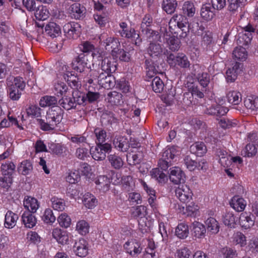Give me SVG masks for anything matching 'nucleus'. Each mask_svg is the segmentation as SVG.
I'll list each match as a JSON object with an SVG mask.
<instances>
[{"label": "nucleus", "instance_id": "11", "mask_svg": "<svg viewBox=\"0 0 258 258\" xmlns=\"http://www.w3.org/2000/svg\"><path fill=\"white\" fill-rule=\"evenodd\" d=\"M112 147L110 144H98L94 150L91 149V154L92 158L95 160H103L105 159L106 154L111 151Z\"/></svg>", "mask_w": 258, "mask_h": 258}, {"label": "nucleus", "instance_id": "26", "mask_svg": "<svg viewBox=\"0 0 258 258\" xmlns=\"http://www.w3.org/2000/svg\"><path fill=\"white\" fill-rule=\"evenodd\" d=\"M189 150L191 153L200 157L204 156L207 151V147L203 142H196L190 146Z\"/></svg>", "mask_w": 258, "mask_h": 258}, {"label": "nucleus", "instance_id": "52", "mask_svg": "<svg viewBox=\"0 0 258 258\" xmlns=\"http://www.w3.org/2000/svg\"><path fill=\"white\" fill-rule=\"evenodd\" d=\"M94 132L96 138V144H104L107 136L106 131L102 128L97 127Z\"/></svg>", "mask_w": 258, "mask_h": 258}, {"label": "nucleus", "instance_id": "40", "mask_svg": "<svg viewBox=\"0 0 258 258\" xmlns=\"http://www.w3.org/2000/svg\"><path fill=\"white\" fill-rule=\"evenodd\" d=\"M232 55L235 60L243 61L247 58V53L244 47L239 46L234 48Z\"/></svg>", "mask_w": 258, "mask_h": 258}, {"label": "nucleus", "instance_id": "36", "mask_svg": "<svg viewBox=\"0 0 258 258\" xmlns=\"http://www.w3.org/2000/svg\"><path fill=\"white\" fill-rule=\"evenodd\" d=\"M82 201L85 206L88 209L95 207L98 202L95 197L90 192H87L83 196Z\"/></svg>", "mask_w": 258, "mask_h": 258}, {"label": "nucleus", "instance_id": "27", "mask_svg": "<svg viewBox=\"0 0 258 258\" xmlns=\"http://www.w3.org/2000/svg\"><path fill=\"white\" fill-rule=\"evenodd\" d=\"M122 95L116 91H111L108 93L105 100L111 105H119L122 101Z\"/></svg>", "mask_w": 258, "mask_h": 258}, {"label": "nucleus", "instance_id": "43", "mask_svg": "<svg viewBox=\"0 0 258 258\" xmlns=\"http://www.w3.org/2000/svg\"><path fill=\"white\" fill-rule=\"evenodd\" d=\"M33 169L31 162L28 160L23 161L18 167V171L24 175H28Z\"/></svg>", "mask_w": 258, "mask_h": 258}, {"label": "nucleus", "instance_id": "20", "mask_svg": "<svg viewBox=\"0 0 258 258\" xmlns=\"http://www.w3.org/2000/svg\"><path fill=\"white\" fill-rule=\"evenodd\" d=\"M200 15L204 20L208 22L215 17L216 11L211 7L210 3H206L201 7Z\"/></svg>", "mask_w": 258, "mask_h": 258}, {"label": "nucleus", "instance_id": "64", "mask_svg": "<svg viewBox=\"0 0 258 258\" xmlns=\"http://www.w3.org/2000/svg\"><path fill=\"white\" fill-rule=\"evenodd\" d=\"M166 40L170 49L173 51L178 50L180 42L177 38L173 36H169V38H166Z\"/></svg>", "mask_w": 258, "mask_h": 258}, {"label": "nucleus", "instance_id": "56", "mask_svg": "<svg viewBox=\"0 0 258 258\" xmlns=\"http://www.w3.org/2000/svg\"><path fill=\"white\" fill-rule=\"evenodd\" d=\"M112 56L118 57L122 61L128 62L131 59L130 52L120 48H118L116 51L115 54H113Z\"/></svg>", "mask_w": 258, "mask_h": 258}, {"label": "nucleus", "instance_id": "42", "mask_svg": "<svg viewBox=\"0 0 258 258\" xmlns=\"http://www.w3.org/2000/svg\"><path fill=\"white\" fill-rule=\"evenodd\" d=\"M16 166L12 162L8 161L1 165V171L3 175L13 177Z\"/></svg>", "mask_w": 258, "mask_h": 258}, {"label": "nucleus", "instance_id": "10", "mask_svg": "<svg viewBox=\"0 0 258 258\" xmlns=\"http://www.w3.org/2000/svg\"><path fill=\"white\" fill-rule=\"evenodd\" d=\"M175 194L176 198L184 204H188L192 200V191L186 184H179L175 190Z\"/></svg>", "mask_w": 258, "mask_h": 258}, {"label": "nucleus", "instance_id": "35", "mask_svg": "<svg viewBox=\"0 0 258 258\" xmlns=\"http://www.w3.org/2000/svg\"><path fill=\"white\" fill-rule=\"evenodd\" d=\"M226 97L228 102L233 105H238L242 101L241 94L237 91H229L227 93Z\"/></svg>", "mask_w": 258, "mask_h": 258}, {"label": "nucleus", "instance_id": "29", "mask_svg": "<svg viewBox=\"0 0 258 258\" xmlns=\"http://www.w3.org/2000/svg\"><path fill=\"white\" fill-rule=\"evenodd\" d=\"M217 155L219 157V162L225 168H228L231 165V160L228 153L223 150H218L216 152Z\"/></svg>", "mask_w": 258, "mask_h": 258}, {"label": "nucleus", "instance_id": "6", "mask_svg": "<svg viewBox=\"0 0 258 258\" xmlns=\"http://www.w3.org/2000/svg\"><path fill=\"white\" fill-rule=\"evenodd\" d=\"M100 43L104 46L105 49L111 52V55L115 54L116 51L120 46V42L117 38L109 36L106 34H102L99 37Z\"/></svg>", "mask_w": 258, "mask_h": 258}, {"label": "nucleus", "instance_id": "4", "mask_svg": "<svg viewBox=\"0 0 258 258\" xmlns=\"http://www.w3.org/2000/svg\"><path fill=\"white\" fill-rule=\"evenodd\" d=\"M171 161L161 158L158 161L159 168H154L151 171L153 178L155 179L159 183L163 184L167 180V175L163 172L166 171L171 165Z\"/></svg>", "mask_w": 258, "mask_h": 258}, {"label": "nucleus", "instance_id": "46", "mask_svg": "<svg viewBox=\"0 0 258 258\" xmlns=\"http://www.w3.org/2000/svg\"><path fill=\"white\" fill-rule=\"evenodd\" d=\"M182 11L184 14L186 15L188 17H192L196 12V8L194 3L191 1H186L182 6Z\"/></svg>", "mask_w": 258, "mask_h": 258}, {"label": "nucleus", "instance_id": "8", "mask_svg": "<svg viewBox=\"0 0 258 258\" xmlns=\"http://www.w3.org/2000/svg\"><path fill=\"white\" fill-rule=\"evenodd\" d=\"M92 75L96 77L94 79H97L100 86L104 89H109L115 85V78L111 74H106L104 72L98 75L96 71H93L91 72Z\"/></svg>", "mask_w": 258, "mask_h": 258}, {"label": "nucleus", "instance_id": "9", "mask_svg": "<svg viewBox=\"0 0 258 258\" xmlns=\"http://www.w3.org/2000/svg\"><path fill=\"white\" fill-rule=\"evenodd\" d=\"M167 61L171 67L177 66L183 69L189 68L190 64L187 57L183 53H178L176 55L170 53L167 57Z\"/></svg>", "mask_w": 258, "mask_h": 258}, {"label": "nucleus", "instance_id": "60", "mask_svg": "<svg viewBox=\"0 0 258 258\" xmlns=\"http://www.w3.org/2000/svg\"><path fill=\"white\" fill-rule=\"evenodd\" d=\"M42 219L44 223L50 224H52L56 219L52 210L50 209H47L45 210Z\"/></svg>", "mask_w": 258, "mask_h": 258}, {"label": "nucleus", "instance_id": "51", "mask_svg": "<svg viewBox=\"0 0 258 258\" xmlns=\"http://www.w3.org/2000/svg\"><path fill=\"white\" fill-rule=\"evenodd\" d=\"M147 77L152 78L154 77L158 73V71L155 67L153 65V63L151 60L146 59L145 61Z\"/></svg>", "mask_w": 258, "mask_h": 258}, {"label": "nucleus", "instance_id": "54", "mask_svg": "<svg viewBox=\"0 0 258 258\" xmlns=\"http://www.w3.org/2000/svg\"><path fill=\"white\" fill-rule=\"evenodd\" d=\"M28 116L32 117H40L41 116L42 109L37 105H31L26 109Z\"/></svg>", "mask_w": 258, "mask_h": 258}, {"label": "nucleus", "instance_id": "55", "mask_svg": "<svg viewBox=\"0 0 258 258\" xmlns=\"http://www.w3.org/2000/svg\"><path fill=\"white\" fill-rule=\"evenodd\" d=\"M256 145L248 143L245 146L242 154L245 157H252L255 155L257 153Z\"/></svg>", "mask_w": 258, "mask_h": 258}, {"label": "nucleus", "instance_id": "30", "mask_svg": "<svg viewBox=\"0 0 258 258\" xmlns=\"http://www.w3.org/2000/svg\"><path fill=\"white\" fill-rule=\"evenodd\" d=\"M162 8L168 14H172L174 13L177 7L176 0H163L162 2Z\"/></svg>", "mask_w": 258, "mask_h": 258}, {"label": "nucleus", "instance_id": "12", "mask_svg": "<svg viewBox=\"0 0 258 258\" xmlns=\"http://www.w3.org/2000/svg\"><path fill=\"white\" fill-rule=\"evenodd\" d=\"M64 35L68 39H75L79 37L81 32L80 25L75 22L66 23L63 26Z\"/></svg>", "mask_w": 258, "mask_h": 258}, {"label": "nucleus", "instance_id": "21", "mask_svg": "<svg viewBox=\"0 0 258 258\" xmlns=\"http://www.w3.org/2000/svg\"><path fill=\"white\" fill-rule=\"evenodd\" d=\"M24 208L28 210L27 212L35 213L39 207L38 200L35 198L27 196L23 201Z\"/></svg>", "mask_w": 258, "mask_h": 258}, {"label": "nucleus", "instance_id": "15", "mask_svg": "<svg viewBox=\"0 0 258 258\" xmlns=\"http://www.w3.org/2000/svg\"><path fill=\"white\" fill-rule=\"evenodd\" d=\"M117 65V62L113 57H106L102 60L101 68L105 73L112 74L116 70Z\"/></svg>", "mask_w": 258, "mask_h": 258}, {"label": "nucleus", "instance_id": "7", "mask_svg": "<svg viewBox=\"0 0 258 258\" xmlns=\"http://www.w3.org/2000/svg\"><path fill=\"white\" fill-rule=\"evenodd\" d=\"M125 252L131 257L137 258L143 251V247L141 243L137 239H130L123 244Z\"/></svg>", "mask_w": 258, "mask_h": 258}, {"label": "nucleus", "instance_id": "62", "mask_svg": "<svg viewBox=\"0 0 258 258\" xmlns=\"http://www.w3.org/2000/svg\"><path fill=\"white\" fill-rule=\"evenodd\" d=\"M91 149L89 151L86 148L80 147L76 149V157L82 160H85L89 157L90 154H91Z\"/></svg>", "mask_w": 258, "mask_h": 258}, {"label": "nucleus", "instance_id": "45", "mask_svg": "<svg viewBox=\"0 0 258 258\" xmlns=\"http://www.w3.org/2000/svg\"><path fill=\"white\" fill-rule=\"evenodd\" d=\"M107 158L111 166L114 169H119L122 167L123 161L120 156L116 154H110Z\"/></svg>", "mask_w": 258, "mask_h": 258}, {"label": "nucleus", "instance_id": "37", "mask_svg": "<svg viewBox=\"0 0 258 258\" xmlns=\"http://www.w3.org/2000/svg\"><path fill=\"white\" fill-rule=\"evenodd\" d=\"M59 105L66 110L75 108L77 103L74 97H62L58 101Z\"/></svg>", "mask_w": 258, "mask_h": 258}, {"label": "nucleus", "instance_id": "32", "mask_svg": "<svg viewBox=\"0 0 258 258\" xmlns=\"http://www.w3.org/2000/svg\"><path fill=\"white\" fill-rule=\"evenodd\" d=\"M46 33L51 37H55L60 33V28L58 25L53 22H50L45 28Z\"/></svg>", "mask_w": 258, "mask_h": 258}, {"label": "nucleus", "instance_id": "57", "mask_svg": "<svg viewBox=\"0 0 258 258\" xmlns=\"http://www.w3.org/2000/svg\"><path fill=\"white\" fill-rule=\"evenodd\" d=\"M68 89V86L64 82L55 84L54 87V93L57 96H61L65 94Z\"/></svg>", "mask_w": 258, "mask_h": 258}, {"label": "nucleus", "instance_id": "31", "mask_svg": "<svg viewBox=\"0 0 258 258\" xmlns=\"http://www.w3.org/2000/svg\"><path fill=\"white\" fill-rule=\"evenodd\" d=\"M159 39V38L156 41L150 42V43L147 49V51L148 54L152 57L158 56L162 52V49L161 45L156 43Z\"/></svg>", "mask_w": 258, "mask_h": 258}, {"label": "nucleus", "instance_id": "39", "mask_svg": "<svg viewBox=\"0 0 258 258\" xmlns=\"http://www.w3.org/2000/svg\"><path fill=\"white\" fill-rule=\"evenodd\" d=\"M34 15L37 20L44 21L49 17V12L46 7L41 5L37 7Z\"/></svg>", "mask_w": 258, "mask_h": 258}, {"label": "nucleus", "instance_id": "61", "mask_svg": "<svg viewBox=\"0 0 258 258\" xmlns=\"http://www.w3.org/2000/svg\"><path fill=\"white\" fill-rule=\"evenodd\" d=\"M177 151L174 147L167 148L162 153V158L172 161L176 156Z\"/></svg>", "mask_w": 258, "mask_h": 258}, {"label": "nucleus", "instance_id": "17", "mask_svg": "<svg viewBox=\"0 0 258 258\" xmlns=\"http://www.w3.org/2000/svg\"><path fill=\"white\" fill-rule=\"evenodd\" d=\"M67 227H57L53 231V237L56 241L62 245L69 243V236L66 230Z\"/></svg>", "mask_w": 258, "mask_h": 258}, {"label": "nucleus", "instance_id": "50", "mask_svg": "<svg viewBox=\"0 0 258 258\" xmlns=\"http://www.w3.org/2000/svg\"><path fill=\"white\" fill-rule=\"evenodd\" d=\"M150 85L152 87L153 91L155 93H160L163 90L164 83L159 77H155L152 80Z\"/></svg>", "mask_w": 258, "mask_h": 258}, {"label": "nucleus", "instance_id": "13", "mask_svg": "<svg viewBox=\"0 0 258 258\" xmlns=\"http://www.w3.org/2000/svg\"><path fill=\"white\" fill-rule=\"evenodd\" d=\"M184 164L190 171H194L196 169L199 170H206L207 165V163L205 159H202L197 162L196 160H192L189 156H186L184 157Z\"/></svg>", "mask_w": 258, "mask_h": 258}, {"label": "nucleus", "instance_id": "23", "mask_svg": "<svg viewBox=\"0 0 258 258\" xmlns=\"http://www.w3.org/2000/svg\"><path fill=\"white\" fill-rule=\"evenodd\" d=\"M228 111L227 107L216 104L207 108L206 113L209 115L221 116L225 115Z\"/></svg>", "mask_w": 258, "mask_h": 258}, {"label": "nucleus", "instance_id": "1", "mask_svg": "<svg viewBox=\"0 0 258 258\" xmlns=\"http://www.w3.org/2000/svg\"><path fill=\"white\" fill-rule=\"evenodd\" d=\"M63 114L64 111L60 106L55 105L50 107L46 111L45 120L37 119L40 128L43 131L53 130L61 122Z\"/></svg>", "mask_w": 258, "mask_h": 258}, {"label": "nucleus", "instance_id": "44", "mask_svg": "<svg viewBox=\"0 0 258 258\" xmlns=\"http://www.w3.org/2000/svg\"><path fill=\"white\" fill-rule=\"evenodd\" d=\"M252 38V35H249V33L241 32L238 34L237 43L239 46L246 47L250 43Z\"/></svg>", "mask_w": 258, "mask_h": 258}, {"label": "nucleus", "instance_id": "25", "mask_svg": "<svg viewBox=\"0 0 258 258\" xmlns=\"http://www.w3.org/2000/svg\"><path fill=\"white\" fill-rule=\"evenodd\" d=\"M142 185L144 190L147 192L149 196L148 199L149 205L153 210L156 209L157 205L155 203L156 201V196L155 190L151 187H149L147 183L144 181H142Z\"/></svg>", "mask_w": 258, "mask_h": 258}, {"label": "nucleus", "instance_id": "41", "mask_svg": "<svg viewBox=\"0 0 258 258\" xmlns=\"http://www.w3.org/2000/svg\"><path fill=\"white\" fill-rule=\"evenodd\" d=\"M33 213L29 212H24L21 217L22 223L25 225L35 226L37 223V220L35 216L32 214Z\"/></svg>", "mask_w": 258, "mask_h": 258}, {"label": "nucleus", "instance_id": "16", "mask_svg": "<svg viewBox=\"0 0 258 258\" xmlns=\"http://www.w3.org/2000/svg\"><path fill=\"white\" fill-rule=\"evenodd\" d=\"M73 249L78 256L85 257L88 254V243L84 239H80L75 243Z\"/></svg>", "mask_w": 258, "mask_h": 258}, {"label": "nucleus", "instance_id": "18", "mask_svg": "<svg viewBox=\"0 0 258 258\" xmlns=\"http://www.w3.org/2000/svg\"><path fill=\"white\" fill-rule=\"evenodd\" d=\"M87 55L84 53L80 54L72 61L73 69L76 71L82 73L86 68H87L88 58Z\"/></svg>", "mask_w": 258, "mask_h": 258}, {"label": "nucleus", "instance_id": "47", "mask_svg": "<svg viewBox=\"0 0 258 258\" xmlns=\"http://www.w3.org/2000/svg\"><path fill=\"white\" fill-rule=\"evenodd\" d=\"M50 201L52 207L54 210L62 211L65 209L66 203L63 199L53 197L51 198Z\"/></svg>", "mask_w": 258, "mask_h": 258}, {"label": "nucleus", "instance_id": "28", "mask_svg": "<svg viewBox=\"0 0 258 258\" xmlns=\"http://www.w3.org/2000/svg\"><path fill=\"white\" fill-rule=\"evenodd\" d=\"M186 204V208L183 207V214L188 217H195L199 212V207L193 202Z\"/></svg>", "mask_w": 258, "mask_h": 258}, {"label": "nucleus", "instance_id": "59", "mask_svg": "<svg viewBox=\"0 0 258 258\" xmlns=\"http://www.w3.org/2000/svg\"><path fill=\"white\" fill-rule=\"evenodd\" d=\"M100 97V94L98 92H93L89 89L85 96H83L82 101L84 102L85 100L88 101L89 103H92L97 101Z\"/></svg>", "mask_w": 258, "mask_h": 258}, {"label": "nucleus", "instance_id": "33", "mask_svg": "<svg viewBox=\"0 0 258 258\" xmlns=\"http://www.w3.org/2000/svg\"><path fill=\"white\" fill-rule=\"evenodd\" d=\"M192 75L198 80V82L203 88H206L208 86L210 83V77L208 73L203 72L202 73L197 74L196 70L193 71Z\"/></svg>", "mask_w": 258, "mask_h": 258}, {"label": "nucleus", "instance_id": "19", "mask_svg": "<svg viewBox=\"0 0 258 258\" xmlns=\"http://www.w3.org/2000/svg\"><path fill=\"white\" fill-rule=\"evenodd\" d=\"M170 170L169 178L172 182L178 184L184 182L185 174L180 168L173 167Z\"/></svg>", "mask_w": 258, "mask_h": 258}, {"label": "nucleus", "instance_id": "14", "mask_svg": "<svg viewBox=\"0 0 258 258\" xmlns=\"http://www.w3.org/2000/svg\"><path fill=\"white\" fill-rule=\"evenodd\" d=\"M69 13L72 18L80 20L85 16L86 8L80 3H75L70 7Z\"/></svg>", "mask_w": 258, "mask_h": 258}, {"label": "nucleus", "instance_id": "58", "mask_svg": "<svg viewBox=\"0 0 258 258\" xmlns=\"http://www.w3.org/2000/svg\"><path fill=\"white\" fill-rule=\"evenodd\" d=\"M233 242L236 245H239L240 247H242L246 244V239L245 235L240 233L237 232L233 235Z\"/></svg>", "mask_w": 258, "mask_h": 258}, {"label": "nucleus", "instance_id": "22", "mask_svg": "<svg viewBox=\"0 0 258 258\" xmlns=\"http://www.w3.org/2000/svg\"><path fill=\"white\" fill-rule=\"evenodd\" d=\"M113 145L117 150L122 152H126L130 148L127 138L122 136L116 137L113 140Z\"/></svg>", "mask_w": 258, "mask_h": 258}, {"label": "nucleus", "instance_id": "49", "mask_svg": "<svg viewBox=\"0 0 258 258\" xmlns=\"http://www.w3.org/2000/svg\"><path fill=\"white\" fill-rule=\"evenodd\" d=\"M19 219L18 215L11 211H8L5 215V223L8 226H16Z\"/></svg>", "mask_w": 258, "mask_h": 258}, {"label": "nucleus", "instance_id": "34", "mask_svg": "<svg viewBox=\"0 0 258 258\" xmlns=\"http://www.w3.org/2000/svg\"><path fill=\"white\" fill-rule=\"evenodd\" d=\"M57 99L53 96L45 95L42 97L39 101V105L42 107H52L57 105Z\"/></svg>", "mask_w": 258, "mask_h": 258}, {"label": "nucleus", "instance_id": "53", "mask_svg": "<svg viewBox=\"0 0 258 258\" xmlns=\"http://www.w3.org/2000/svg\"><path fill=\"white\" fill-rule=\"evenodd\" d=\"M245 250L252 253H258V238L253 237L249 240Z\"/></svg>", "mask_w": 258, "mask_h": 258}, {"label": "nucleus", "instance_id": "5", "mask_svg": "<svg viewBox=\"0 0 258 258\" xmlns=\"http://www.w3.org/2000/svg\"><path fill=\"white\" fill-rule=\"evenodd\" d=\"M120 29L118 30L119 35L122 37L134 42L136 45H139L142 42L140 35L135 29L128 25L126 22H122L119 24Z\"/></svg>", "mask_w": 258, "mask_h": 258}, {"label": "nucleus", "instance_id": "38", "mask_svg": "<svg viewBox=\"0 0 258 258\" xmlns=\"http://www.w3.org/2000/svg\"><path fill=\"white\" fill-rule=\"evenodd\" d=\"M98 188L105 192L109 190L110 186V179L106 176H99L95 181Z\"/></svg>", "mask_w": 258, "mask_h": 258}, {"label": "nucleus", "instance_id": "63", "mask_svg": "<svg viewBox=\"0 0 258 258\" xmlns=\"http://www.w3.org/2000/svg\"><path fill=\"white\" fill-rule=\"evenodd\" d=\"M116 88L122 91L123 93H127L130 89L129 82L124 79H120L115 82Z\"/></svg>", "mask_w": 258, "mask_h": 258}, {"label": "nucleus", "instance_id": "48", "mask_svg": "<svg viewBox=\"0 0 258 258\" xmlns=\"http://www.w3.org/2000/svg\"><path fill=\"white\" fill-rule=\"evenodd\" d=\"M147 208L146 206L140 205L133 208L132 211V216L134 218H144L147 215Z\"/></svg>", "mask_w": 258, "mask_h": 258}, {"label": "nucleus", "instance_id": "24", "mask_svg": "<svg viewBox=\"0 0 258 258\" xmlns=\"http://www.w3.org/2000/svg\"><path fill=\"white\" fill-rule=\"evenodd\" d=\"M231 207L237 212L243 211L246 205L245 201L239 196H234L230 202Z\"/></svg>", "mask_w": 258, "mask_h": 258}, {"label": "nucleus", "instance_id": "3", "mask_svg": "<svg viewBox=\"0 0 258 258\" xmlns=\"http://www.w3.org/2000/svg\"><path fill=\"white\" fill-rule=\"evenodd\" d=\"M169 27L171 29L172 27H177L179 29L177 33H180L179 35L180 38H185L187 37L189 32V24L187 18L182 15H174L170 19L169 22Z\"/></svg>", "mask_w": 258, "mask_h": 258}, {"label": "nucleus", "instance_id": "2", "mask_svg": "<svg viewBox=\"0 0 258 258\" xmlns=\"http://www.w3.org/2000/svg\"><path fill=\"white\" fill-rule=\"evenodd\" d=\"M153 26V19L149 14H146L142 19L140 29L142 34L149 42L156 41L160 38L158 32L152 29Z\"/></svg>", "mask_w": 258, "mask_h": 258}]
</instances>
